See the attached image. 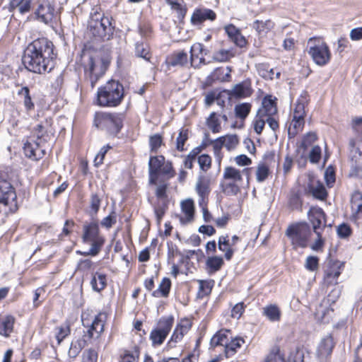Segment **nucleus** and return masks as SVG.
<instances>
[{"label":"nucleus","mask_w":362,"mask_h":362,"mask_svg":"<svg viewBox=\"0 0 362 362\" xmlns=\"http://www.w3.org/2000/svg\"><path fill=\"white\" fill-rule=\"evenodd\" d=\"M206 125L213 133H218L221 131V127L218 119L216 117V113L213 112L206 119Z\"/></svg>","instance_id":"a18cd8bd"},{"label":"nucleus","mask_w":362,"mask_h":362,"mask_svg":"<svg viewBox=\"0 0 362 362\" xmlns=\"http://www.w3.org/2000/svg\"><path fill=\"white\" fill-rule=\"evenodd\" d=\"M108 62L98 56L90 55L84 64L85 76L89 80L91 88H94L98 80L105 74Z\"/></svg>","instance_id":"1a4fd4ad"},{"label":"nucleus","mask_w":362,"mask_h":362,"mask_svg":"<svg viewBox=\"0 0 362 362\" xmlns=\"http://www.w3.org/2000/svg\"><path fill=\"white\" fill-rule=\"evenodd\" d=\"M231 68L230 66H220L215 69L206 78V83L212 84L215 81L228 82L230 81L231 75Z\"/></svg>","instance_id":"f3484780"},{"label":"nucleus","mask_w":362,"mask_h":362,"mask_svg":"<svg viewBox=\"0 0 362 362\" xmlns=\"http://www.w3.org/2000/svg\"><path fill=\"white\" fill-rule=\"evenodd\" d=\"M308 53L313 62L320 66L327 64L331 59L328 45L320 38H310L308 42Z\"/></svg>","instance_id":"6e6552de"},{"label":"nucleus","mask_w":362,"mask_h":362,"mask_svg":"<svg viewBox=\"0 0 362 362\" xmlns=\"http://www.w3.org/2000/svg\"><path fill=\"white\" fill-rule=\"evenodd\" d=\"M123 114L99 112L95 114L93 124L98 129L115 136L123 127Z\"/></svg>","instance_id":"423d86ee"},{"label":"nucleus","mask_w":362,"mask_h":362,"mask_svg":"<svg viewBox=\"0 0 362 362\" xmlns=\"http://www.w3.org/2000/svg\"><path fill=\"white\" fill-rule=\"evenodd\" d=\"M199 282V291L202 292L204 295H208L211 292L214 285V280H200Z\"/></svg>","instance_id":"4d7b16f0"},{"label":"nucleus","mask_w":362,"mask_h":362,"mask_svg":"<svg viewBox=\"0 0 362 362\" xmlns=\"http://www.w3.org/2000/svg\"><path fill=\"white\" fill-rule=\"evenodd\" d=\"M209 52L208 49L204 48V45L202 43H194L190 49V61L191 65L195 68L198 69L199 65L195 64L196 59L199 58V56L201 55H206Z\"/></svg>","instance_id":"bb28decb"},{"label":"nucleus","mask_w":362,"mask_h":362,"mask_svg":"<svg viewBox=\"0 0 362 362\" xmlns=\"http://www.w3.org/2000/svg\"><path fill=\"white\" fill-rule=\"evenodd\" d=\"M32 0H11L10 11L17 10L20 13L25 14L30 11Z\"/></svg>","instance_id":"393cba45"},{"label":"nucleus","mask_w":362,"mask_h":362,"mask_svg":"<svg viewBox=\"0 0 362 362\" xmlns=\"http://www.w3.org/2000/svg\"><path fill=\"white\" fill-rule=\"evenodd\" d=\"M100 202L101 199L98 197L97 194H92L90 197V214L91 216H95L97 214L98 211H99L100 206Z\"/></svg>","instance_id":"3c124183"},{"label":"nucleus","mask_w":362,"mask_h":362,"mask_svg":"<svg viewBox=\"0 0 362 362\" xmlns=\"http://www.w3.org/2000/svg\"><path fill=\"white\" fill-rule=\"evenodd\" d=\"M310 222L313 224V231L316 235L321 233L320 229L326 226V214L321 208H312L308 212Z\"/></svg>","instance_id":"ddd939ff"},{"label":"nucleus","mask_w":362,"mask_h":362,"mask_svg":"<svg viewBox=\"0 0 362 362\" xmlns=\"http://www.w3.org/2000/svg\"><path fill=\"white\" fill-rule=\"evenodd\" d=\"M189 139V130L187 129H181L180 130L178 136L176 139V149L178 151L182 152L186 150L185 148V144Z\"/></svg>","instance_id":"37998d69"},{"label":"nucleus","mask_w":362,"mask_h":362,"mask_svg":"<svg viewBox=\"0 0 362 362\" xmlns=\"http://www.w3.org/2000/svg\"><path fill=\"white\" fill-rule=\"evenodd\" d=\"M269 173V170L268 165L264 163L259 164L256 171V178L257 182H264L267 178Z\"/></svg>","instance_id":"09e8293b"},{"label":"nucleus","mask_w":362,"mask_h":362,"mask_svg":"<svg viewBox=\"0 0 362 362\" xmlns=\"http://www.w3.org/2000/svg\"><path fill=\"white\" fill-rule=\"evenodd\" d=\"M16 194L13 185L0 176V212L7 214L16 209Z\"/></svg>","instance_id":"9d476101"},{"label":"nucleus","mask_w":362,"mask_h":362,"mask_svg":"<svg viewBox=\"0 0 362 362\" xmlns=\"http://www.w3.org/2000/svg\"><path fill=\"white\" fill-rule=\"evenodd\" d=\"M107 318L105 312H100L95 316L91 323L86 322L82 319L83 326L87 328V330L83 332L82 338L71 342L68 352L69 357L76 358L88 343H93V341L98 340L100 337L104 332Z\"/></svg>","instance_id":"f03ea898"},{"label":"nucleus","mask_w":362,"mask_h":362,"mask_svg":"<svg viewBox=\"0 0 362 362\" xmlns=\"http://www.w3.org/2000/svg\"><path fill=\"white\" fill-rule=\"evenodd\" d=\"M245 340L243 337H238L230 341H228L226 347L224 348L225 356L226 358L233 356L239 349L245 344Z\"/></svg>","instance_id":"b1692460"},{"label":"nucleus","mask_w":362,"mask_h":362,"mask_svg":"<svg viewBox=\"0 0 362 362\" xmlns=\"http://www.w3.org/2000/svg\"><path fill=\"white\" fill-rule=\"evenodd\" d=\"M90 285L95 291H103L107 285L106 275L96 272L90 281Z\"/></svg>","instance_id":"7c9ffc66"},{"label":"nucleus","mask_w":362,"mask_h":362,"mask_svg":"<svg viewBox=\"0 0 362 362\" xmlns=\"http://www.w3.org/2000/svg\"><path fill=\"white\" fill-rule=\"evenodd\" d=\"M276 98H272V95H266L262 102V107L257 110L259 115L264 117L274 116L277 114V107Z\"/></svg>","instance_id":"a211bd4d"},{"label":"nucleus","mask_w":362,"mask_h":362,"mask_svg":"<svg viewBox=\"0 0 362 362\" xmlns=\"http://www.w3.org/2000/svg\"><path fill=\"white\" fill-rule=\"evenodd\" d=\"M351 207L354 217L362 211V194L361 193L356 192L352 195Z\"/></svg>","instance_id":"79ce46f5"},{"label":"nucleus","mask_w":362,"mask_h":362,"mask_svg":"<svg viewBox=\"0 0 362 362\" xmlns=\"http://www.w3.org/2000/svg\"><path fill=\"white\" fill-rule=\"evenodd\" d=\"M343 263L329 259L327 262L324 271L323 281L326 286L337 284V279L341 274V268Z\"/></svg>","instance_id":"f8f14e48"},{"label":"nucleus","mask_w":362,"mask_h":362,"mask_svg":"<svg viewBox=\"0 0 362 362\" xmlns=\"http://www.w3.org/2000/svg\"><path fill=\"white\" fill-rule=\"evenodd\" d=\"M71 329L70 325L68 322H65L55 328V338L57 341V344L59 345L61 342L70 334Z\"/></svg>","instance_id":"a19ab883"},{"label":"nucleus","mask_w":362,"mask_h":362,"mask_svg":"<svg viewBox=\"0 0 362 362\" xmlns=\"http://www.w3.org/2000/svg\"><path fill=\"white\" fill-rule=\"evenodd\" d=\"M124 95L122 84L110 80L98 89L96 103L101 107H117L122 103Z\"/></svg>","instance_id":"39448f33"},{"label":"nucleus","mask_w":362,"mask_h":362,"mask_svg":"<svg viewBox=\"0 0 362 362\" xmlns=\"http://www.w3.org/2000/svg\"><path fill=\"white\" fill-rule=\"evenodd\" d=\"M15 318L11 315H7L2 320L0 319V334L8 337L13 332Z\"/></svg>","instance_id":"a878e982"},{"label":"nucleus","mask_w":362,"mask_h":362,"mask_svg":"<svg viewBox=\"0 0 362 362\" xmlns=\"http://www.w3.org/2000/svg\"><path fill=\"white\" fill-rule=\"evenodd\" d=\"M351 234V229L348 224L342 223L337 228V235L341 238H346Z\"/></svg>","instance_id":"338daca9"},{"label":"nucleus","mask_w":362,"mask_h":362,"mask_svg":"<svg viewBox=\"0 0 362 362\" xmlns=\"http://www.w3.org/2000/svg\"><path fill=\"white\" fill-rule=\"evenodd\" d=\"M199 168L202 170L206 172L211 165V158L208 154H202L197 159Z\"/></svg>","instance_id":"864d4df0"},{"label":"nucleus","mask_w":362,"mask_h":362,"mask_svg":"<svg viewBox=\"0 0 362 362\" xmlns=\"http://www.w3.org/2000/svg\"><path fill=\"white\" fill-rule=\"evenodd\" d=\"M231 247L228 237L221 236L219 238L218 249L225 252V258L227 260H230L234 253V250Z\"/></svg>","instance_id":"c9c22d12"},{"label":"nucleus","mask_w":362,"mask_h":362,"mask_svg":"<svg viewBox=\"0 0 362 362\" xmlns=\"http://www.w3.org/2000/svg\"><path fill=\"white\" fill-rule=\"evenodd\" d=\"M174 323L172 315L162 317L158 322L156 327L150 333L149 338L153 347L161 345L170 333Z\"/></svg>","instance_id":"9b49d317"},{"label":"nucleus","mask_w":362,"mask_h":362,"mask_svg":"<svg viewBox=\"0 0 362 362\" xmlns=\"http://www.w3.org/2000/svg\"><path fill=\"white\" fill-rule=\"evenodd\" d=\"M274 27V23L271 20L266 21L256 20L252 24V28L256 30L259 36L265 35Z\"/></svg>","instance_id":"5701e85b"},{"label":"nucleus","mask_w":362,"mask_h":362,"mask_svg":"<svg viewBox=\"0 0 362 362\" xmlns=\"http://www.w3.org/2000/svg\"><path fill=\"white\" fill-rule=\"evenodd\" d=\"M167 209V203L163 202L161 204H158L154 206V213L157 218L158 223H160L163 216L165 213V210Z\"/></svg>","instance_id":"69168bd1"},{"label":"nucleus","mask_w":362,"mask_h":362,"mask_svg":"<svg viewBox=\"0 0 362 362\" xmlns=\"http://www.w3.org/2000/svg\"><path fill=\"white\" fill-rule=\"evenodd\" d=\"M98 352L93 349H88L83 354L82 362H97Z\"/></svg>","instance_id":"0e129e2a"},{"label":"nucleus","mask_w":362,"mask_h":362,"mask_svg":"<svg viewBox=\"0 0 362 362\" xmlns=\"http://www.w3.org/2000/svg\"><path fill=\"white\" fill-rule=\"evenodd\" d=\"M317 137L315 133L308 132L303 136L300 146L304 149H306L310 146H311L317 140Z\"/></svg>","instance_id":"bf43d9fd"},{"label":"nucleus","mask_w":362,"mask_h":362,"mask_svg":"<svg viewBox=\"0 0 362 362\" xmlns=\"http://www.w3.org/2000/svg\"><path fill=\"white\" fill-rule=\"evenodd\" d=\"M209 144H213V147H214V153H215V156H217L218 158V160H220L221 158H220V153H221V150L222 148V147L224 146H225V144H224V137L223 136H221V137H219L215 140H209Z\"/></svg>","instance_id":"5fc2aeb1"},{"label":"nucleus","mask_w":362,"mask_h":362,"mask_svg":"<svg viewBox=\"0 0 362 362\" xmlns=\"http://www.w3.org/2000/svg\"><path fill=\"white\" fill-rule=\"evenodd\" d=\"M252 88L250 80H245L236 84L232 90L228 91L230 98L240 99L250 97L252 94Z\"/></svg>","instance_id":"dca6fc26"},{"label":"nucleus","mask_w":362,"mask_h":362,"mask_svg":"<svg viewBox=\"0 0 362 362\" xmlns=\"http://www.w3.org/2000/svg\"><path fill=\"white\" fill-rule=\"evenodd\" d=\"M229 332L228 330H221L216 333V334L214 335V337L211 338L210 344L212 346H223L224 348L226 347L228 339L227 333Z\"/></svg>","instance_id":"4c0bfd02"},{"label":"nucleus","mask_w":362,"mask_h":362,"mask_svg":"<svg viewBox=\"0 0 362 362\" xmlns=\"http://www.w3.org/2000/svg\"><path fill=\"white\" fill-rule=\"evenodd\" d=\"M196 190L199 197H207L209 194V182L204 178H199L196 185Z\"/></svg>","instance_id":"c03bdc74"},{"label":"nucleus","mask_w":362,"mask_h":362,"mask_svg":"<svg viewBox=\"0 0 362 362\" xmlns=\"http://www.w3.org/2000/svg\"><path fill=\"white\" fill-rule=\"evenodd\" d=\"M319 259L316 256H309L307 257L305 263V267L307 270L314 272L318 268Z\"/></svg>","instance_id":"13d9d810"},{"label":"nucleus","mask_w":362,"mask_h":362,"mask_svg":"<svg viewBox=\"0 0 362 362\" xmlns=\"http://www.w3.org/2000/svg\"><path fill=\"white\" fill-rule=\"evenodd\" d=\"M188 62V54L184 50L177 51L173 53L166 59L168 66H183Z\"/></svg>","instance_id":"412c9836"},{"label":"nucleus","mask_w":362,"mask_h":362,"mask_svg":"<svg viewBox=\"0 0 362 362\" xmlns=\"http://www.w3.org/2000/svg\"><path fill=\"white\" fill-rule=\"evenodd\" d=\"M135 55L138 57L143 58L147 62L150 61L151 53L150 48L147 43L143 41H138L135 43Z\"/></svg>","instance_id":"72a5a7b5"},{"label":"nucleus","mask_w":362,"mask_h":362,"mask_svg":"<svg viewBox=\"0 0 362 362\" xmlns=\"http://www.w3.org/2000/svg\"><path fill=\"white\" fill-rule=\"evenodd\" d=\"M223 264V259L219 256L209 257L206 262V268L209 274L215 273L220 270Z\"/></svg>","instance_id":"2f4dec72"},{"label":"nucleus","mask_w":362,"mask_h":362,"mask_svg":"<svg viewBox=\"0 0 362 362\" xmlns=\"http://www.w3.org/2000/svg\"><path fill=\"white\" fill-rule=\"evenodd\" d=\"M171 281L168 278H163L158 289L153 292V296L156 298L167 297L170 293Z\"/></svg>","instance_id":"f704fd0d"},{"label":"nucleus","mask_w":362,"mask_h":362,"mask_svg":"<svg viewBox=\"0 0 362 362\" xmlns=\"http://www.w3.org/2000/svg\"><path fill=\"white\" fill-rule=\"evenodd\" d=\"M263 315L267 317L272 322H277L281 318V311L276 305H269L263 308Z\"/></svg>","instance_id":"473e14b6"},{"label":"nucleus","mask_w":362,"mask_h":362,"mask_svg":"<svg viewBox=\"0 0 362 362\" xmlns=\"http://www.w3.org/2000/svg\"><path fill=\"white\" fill-rule=\"evenodd\" d=\"M18 95L23 99L24 107L26 111L30 112L35 108L34 103L30 94V89L28 86H22L18 91Z\"/></svg>","instance_id":"c85d7f7f"},{"label":"nucleus","mask_w":362,"mask_h":362,"mask_svg":"<svg viewBox=\"0 0 362 362\" xmlns=\"http://www.w3.org/2000/svg\"><path fill=\"white\" fill-rule=\"evenodd\" d=\"M216 18V14L213 10L206 8H197L192 15L191 23L193 25L200 26L205 21H214Z\"/></svg>","instance_id":"4468645a"},{"label":"nucleus","mask_w":362,"mask_h":362,"mask_svg":"<svg viewBox=\"0 0 362 362\" xmlns=\"http://www.w3.org/2000/svg\"><path fill=\"white\" fill-rule=\"evenodd\" d=\"M81 238L83 243L90 245L89 250L87 252L76 251L77 254L83 256L95 257L98 255L105 243V238L100 234L99 224L95 219L84 223Z\"/></svg>","instance_id":"20e7f679"},{"label":"nucleus","mask_w":362,"mask_h":362,"mask_svg":"<svg viewBox=\"0 0 362 362\" xmlns=\"http://www.w3.org/2000/svg\"><path fill=\"white\" fill-rule=\"evenodd\" d=\"M182 211L186 216V221H184L182 217L180 218V221L183 223L190 222L193 220L194 214V206L192 199H186L181 203Z\"/></svg>","instance_id":"cd10ccee"},{"label":"nucleus","mask_w":362,"mask_h":362,"mask_svg":"<svg viewBox=\"0 0 362 362\" xmlns=\"http://www.w3.org/2000/svg\"><path fill=\"white\" fill-rule=\"evenodd\" d=\"M249 168H245L242 171L233 168L226 167L224 169L223 177L226 180H232L233 182H240L242 180V175H245L248 178L249 177Z\"/></svg>","instance_id":"4be33fe9"},{"label":"nucleus","mask_w":362,"mask_h":362,"mask_svg":"<svg viewBox=\"0 0 362 362\" xmlns=\"http://www.w3.org/2000/svg\"><path fill=\"white\" fill-rule=\"evenodd\" d=\"M221 187L226 195H236L240 192V187L235 182L223 184Z\"/></svg>","instance_id":"8fccbe9b"},{"label":"nucleus","mask_w":362,"mask_h":362,"mask_svg":"<svg viewBox=\"0 0 362 362\" xmlns=\"http://www.w3.org/2000/svg\"><path fill=\"white\" fill-rule=\"evenodd\" d=\"M289 205L292 209H300L302 207V200L298 192H293L289 198Z\"/></svg>","instance_id":"6e6d98bb"},{"label":"nucleus","mask_w":362,"mask_h":362,"mask_svg":"<svg viewBox=\"0 0 362 362\" xmlns=\"http://www.w3.org/2000/svg\"><path fill=\"white\" fill-rule=\"evenodd\" d=\"M320 158L321 148L319 146H315L312 148L309 155L310 161L313 163H317L319 162Z\"/></svg>","instance_id":"774afa93"},{"label":"nucleus","mask_w":362,"mask_h":362,"mask_svg":"<svg viewBox=\"0 0 362 362\" xmlns=\"http://www.w3.org/2000/svg\"><path fill=\"white\" fill-rule=\"evenodd\" d=\"M239 142L238 137L237 135H228L224 137L225 147L228 150L231 151L235 148Z\"/></svg>","instance_id":"680f3d73"},{"label":"nucleus","mask_w":362,"mask_h":362,"mask_svg":"<svg viewBox=\"0 0 362 362\" xmlns=\"http://www.w3.org/2000/svg\"><path fill=\"white\" fill-rule=\"evenodd\" d=\"M305 119L304 118L294 119L293 117L292 122L288 129V134L289 138H293L298 134V132L301 131L304 127Z\"/></svg>","instance_id":"ea45409f"},{"label":"nucleus","mask_w":362,"mask_h":362,"mask_svg":"<svg viewBox=\"0 0 362 362\" xmlns=\"http://www.w3.org/2000/svg\"><path fill=\"white\" fill-rule=\"evenodd\" d=\"M286 235L291 241L294 250L305 248L308 246L312 232L310 226L306 223H299L290 226Z\"/></svg>","instance_id":"0eeeda50"},{"label":"nucleus","mask_w":362,"mask_h":362,"mask_svg":"<svg viewBox=\"0 0 362 362\" xmlns=\"http://www.w3.org/2000/svg\"><path fill=\"white\" fill-rule=\"evenodd\" d=\"M33 146H37V143L35 139H31L28 140L23 146L25 155L33 160H40L45 155V150H35Z\"/></svg>","instance_id":"aec40b11"},{"label":"nucleus","mask_w":362,"mask_h":362,"mask_svg":"<svg viewBox=\"0 0 362 362\" xmlns=\"http://www.w3.org/2000/svg\"><path fill=\"white\" fill-rule=\"evenodd\" d=\"M266 117L259 115L257 112L255 118L253 121L254 130L257 134H260L264 127L266 122Z\"/></svg>","instance_id":"603ef678"},{"label":"nucleus","mask_w":362,"mask_h":362,"mask_svg":"<svg viewBox=\"0 0 362 362\" xmlns=\"http://www.w3.org/2000/svg\"><path fill=\"white\" fill-rule=\"evenodd\" d=\"M334 346L333 337L327 335L320 341L317 351L319 358L323 359L330 356Z\"/></svg>","instance_id":"6ab92c4d"},{"label":"nucleus","mask_w":362,"mask_h":362,"mask_svg":"<svg viewBox=\"0 0 362 362\" xmlns=\"http://www.w3.org/2000/svg\"><path fill=\"white\" fill-rule=\"evenodd\" d=\"M310 192L312 193L313 197L317 199L323 200L326 198L327 194L325 187L324 185L320 182H318L316 187H314L311 185L308 186Z\"/></svg>","instance_id":"49530a36"},{"label":"nucleus","mask_w":362,"mask_h":362,"mask_svg":"<svg viewBox=\"0 0 362 362\" xmlns=\"http://www.w3.org/2000/svg\"><path fill=\"white\" fill-rule=\"evenodd\" d=\"M35 14L39 21L48 24L52 21L55 15V10L49 2L44 1L38 6Z\"/></svg>","instance_id":"2eb2a0df"},{"label":"nucleus","mask_w":362,"mask_h":362,"mask_svg":"<svg viewBox=\"0 0 362 362\" xmlns=\"http://www.w3.org/2000/svg\"><path fill=\"white\" fill-rule=\"evenodd\" d=\"M98 10V8H94L90 13L88 32L96 40H109L115 30V26L112 23V19Z\"/></svg>","instance_id":"7ed1b4c3"},{"label":"nucleus","mask_w":362,"mask_h":362,"mask_svg":"<svg viewBox=\"0 0 362 362\" xmlns=\"http://www.w3.org/2000/svg\"><path fill=\"white\" fill-rule=\"evenodd\" d=\"M57 57L53 43L47 38H38L30 42L23 52L22 63L29 71L42 74L54 67Z\"/></svg>","instance_id":"f257e3e1"},{"label":"nucleus","mask_w":362,"mask_h":362,"mask_svg":"<svg viewBox=\"0 0 362 362\" xmlns=\"http://www.w3.org/2000/svg\"><path fill=\"white\" fill-rule=\"evenodd\" d=\"M164 163L165 157L163 156H151L148 162L149 173L158 174Z\"/></svg>","instance_id":"c756f323"},{"label":"nucleus","mask_w":362,"mask_h":362,"mask_svg":"<svg viewBox=\"0 0 362 362\" xmlns=\"http://www.w3.org/2000/svg\"><path fill=\"white\" fill-rule=\"evenodd\" d=\"M305 115V103L298 100L293 110V117H294V119H300L304 118Z\"/></svg>","instance_id":"e2e57ef3"},{"label":"nucleus","mask_w":362,"mask_h":362,"mask_svg":"<svg viewBox=\"0 0 362 362\" xmlns=\"http://www.w3.org/2000/svg\"><path fill=\"white\" fill-rule=\"evenodd\" d=\"M163 144V138L161 135L156 134L149 138V146L151 152L156 153L159 148Z\"/></svg>","instance_id":"de8ad7c7"},{"label":"nucleus","mask_w":362,"mask_h":362,"mask_svg":"<svg viewBox=\"0 0 362 362\" xmlns=\"http://www.w3.org/2000/svg\"><path fill=\"white\" fill-rule=\"evenodd\" d=\"M117 222V216L115 211H112V213L107 216L105 217L100 222V225L107 228L110 229L112 228L113 225H115Z\"/></svg>","instance_id":"052dcab7"},{"label":"nucleus","mask_w":362,"mask_h":362,"mask_svg":"<svg viewBox=\"0 0 362 362\" xmlns=\"http://www.w3.org/2000/svg\"><path fill=\"white\" fill-rule=\"evenodd\" d=\"M252 105L249 103H243L235 106L234 112L237 118L245 120L250 114Z\"/></svg>","instance_id":"e433bc0d"},{"label":"nucleus","mask_w":362,"mask_h":362,"mask_svg":"<svg viewBox=\"0 0 362 362\" xmlns=\"http://www.w3.org/2000/svg\"><path fill=\"white\" fill-rule=\"evenodd\" d=\"M235 53L233 49H220L214 53L213 59L218 62H226L235 57Z\"/></svg>","instance_id":"58836bf2"}]
</instances>
